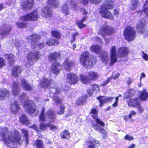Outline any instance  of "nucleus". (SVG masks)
Listing matches in <instances>:
<instances>
[{"label":"nucleus","instance_id":"obj_53","mask_svg":"<svg viewBox=\"0 0 148 148\" xmlns=\"http://www.w3.org/2000/svg\"><path fill=\"white\" fill-rule=\"evenodd\" d=\"M121 96L122 95H119L118 96L116 97H115V101L112 105L113 107L115 108L118 106L119 97H121Z\"/></svg>","mask_w":148,"mask_h":148},{"label":"nucleus","instance_id":"obj_62","mask_svg":"<svg viewBox=\"0 0 148 148\" xmlns=\"http://www.w3.org/2000/svg\"><path fill=\"white\" fill-rule=\"evenodd\" d=\"M119 8L114 9L113 14L114 16H116V17L119 16Z\"/></svg>","mask_w":148,"mask_h":148},{"label":"nucleus","instance_id":"obj_13","mask_svg":"<svg viewBox=\"0 0 148 148\" xmlns=\"http://www.w3.org/2000/svg\"><path fill=\"white\" fill-rule=\"evenodd\" d=\"M27 39L29 42L30 43L31 47L35 46L36 43L37 42L41 39V36L36 33H32L27 36Z\"/></svg>","mask_w":148,"mask_h":148},{"label":"nucleus","instance_id":"obj_47","mask_svg":"<svg viewBox=\"0 0 148 148\" xmlns=\"http://www.w3.org/2000/svg\"><path fill=\"white\" fill-rule=\"evenodd\" d=\"M103 96L100 95L97 97L96 99L99 101V106L100 107H102L104 103H106L105 98L104 99H102V98H104Z\"/></svg>","mask_w":148,"mask_h":148},{"label":"nucleus","instance_id":"obj_46","mask_svg":"<svg viewBox=\"0 0 148 148\" xmlns=\"http://www.w3.org/2000/svg\"><path fill=\"white\" fill-rule=\"evenodd\" d=\"M69 8L67 3H65L63 5L62 8V12L65 15H67L69 14Z\"/></svg>","mask_w":148,"mask_h":148},{"label":"nucleus","instance_id":"obj_58","mask_svg":"<svg viewBox=\"0 0 148 148\" xmlns=\"http://www.w3.org/2000/svg\"><path fill=\"white\" fill-rule=\"evenodd\" d=\"M36 45H38V47L40 49L42 48L45 47V43L44 42H39L38 44H36L35 46H34L33 47L35 48Z\"/></svg>","mask_w":148,"mask_h":148},{"label":"nucleus","instance_id":"obj_34","mask_svg":"<svg viewBox=\"0 0 148 148\" xmlns=\"http://www.w3.org/2000/svg\"><path fill=\"white\" fill-rule=\"evenodd\" d=\"M139 97L141 100L144 101H146L148 99V92H147V90L143 89L140 91Z\"/></svg>","mask_w":148,"mask_h":148},{"label":"nucleus","instance_id":"obj_61","mask_svg":"<svg viewBox=\"0 0 148 148\" xmlns=\"http://www.w3.org/2000/svg\"><path fill=\"white\" fill-rule=\"evenodd\" d=\"M124 138L126 140H131L134 139L133 137L130 136L128 134L126 135L124 137Z\"/></svg>","mask_w":148,"mask_h":148},{"label":"nucleus","instance_id":"obj_2","mask_svg":"<svg viewBox=\"0 0 148 148\" xmlns=\"http://www.w3.org/2000/svg\"><path fill=\"white\" fill-rule=\"evenodd\" d=\"M96 57L90 55L88 51L82 52L79 58V62L86 68H91L96 64Z\"/></svg>","mask_w":148,"mask_h":148},{"label":"nucleus","instance_id":"obj_44","mask_svg":"<svg viewBox=\"0 0 148 148\" xmlns=\"http://www.w3.org/2000/svg\"><path fill=\"white\" fill-rule=\"evenodd\" d=\"M139 2V0H132L131 1V7L130 8V10L133 11L136 9L137 8Z\"/></svg>","mask_w":148,"mask_h":148},{"label":"nucleus","instance_id":"obj_57","mask_svg":"<svg viewBox=\"0 0 148 148\" xmlns=\"http://www.w3.org/2000/svg\"><path fill=\"white\" fill-rule=\"evenodd\" d=\"M114 98V97H108L106 98L105 100L106 103H107L109 102H112Z\"/></svg>","mask_w":148,"mask_h":148},{"label":"nucleus","instance_id":"obj_20","mask_svg":"<svg viewBox=\"0 0 148 148\" xmlns=\"http://www.w3.org/2000/svg\"><path fill=\"white\" fill-rule=\"evenodd\" d=\"M128 105L133 108L136 107L137 106L140 105V102L139 101V99L138 97H136L134 98H130L127 101Z\"/></svg>","mask_w":148,"mask_h":148},{"label":"nucleus","instance_id":"obj_41","mask_svg":"<svg viewBox=\"0 0 148 148\" xmlns=\"http://www.w3.org/2000/svg\"><path fill=\"white\" fill-rule=\"evenodd\" d=\"M45 108L44 107H42L39 116V120L40 122H44L46 121L45 115Z\"/></svg>","mask_w":148,"mask_h":148},{"label":"nucleus","instance_id":"obj_59","mask_svg":"<svg viewBox=\"0 0 148 148\" xmlns=\"http://www.w3.org/2000/svg\"><path fill=\"white\" fill-rule=\"evenodd\" d=\"M80 12L82 13L83 15H87L88 14V12L84 8H82L80 9Z\"/></svg>","mask_w":148,"mask_h":148},{"label":"nucleus","instance_id":"obj_19","mask_svg":"<svg viewBox=\"0 0 148 148\" xmlns=\"http://www.w3.org/2000/svg\"><path fill=\"white\" fill-rule=\"evenodd\" d=\"M114 4L112 0H106L104 1L99 8L106 10H110L113 9Z\"/></svg>","mask_w":148,"mask_h":148},{"label":"nucleus","instance_id":"obj_27","mask_svg":"<svg viewBox=\"0 0 148 148\" xmlns=\"http://www.w3.org/2000/svg\"><path fill=\"white\" fill-rule=\"evenodd\" d=\"M4 57L7 56L6 58L8 63L10 66L14 65L16 61L15 56L12 53H6L4 54Z\"/></svg>","mask_w":148,"mask_h":148},{"label":"nucleus","instance_id":"obj_28","mask_svg":"<svg viewBox=\"0 0 148 148\" xmlns=\"http://www.w3.org/2000/svg\"><path fill=\"white\" fill-rule=\"evenodd\" d=\"M21 82V85L24 90L26 91H30L32 90V86L26 80L24 79H22Z\"/></svg>","mask_w":148,"mask_h":148},{"label":"nucleus","instance_id":"obj_4","mask_svg":"<svg viewBox=\"0 0 148 148\" xmlns=\"http://www.w3.org/2000/svg\"><path fill=\"white\" fill-rule=\"evenodd\" d=\"M99 111L96 108H92L90 109L89 114H92V117L95 120L96 123H92L91 125L92 127L94 128L96 131H99L102 133L104 134L105 133V130L103 127L105 126L104 123L98 117V114Z\"/></svg>","mask_w":148,"mask_h":148},{"label":"nucleus","instance_id":"obj_24","mask_svg":"<svg viewBox=\"0 0 148 148\" xmlns=\"http://www.w3.org/2000/svg\"><path fill=\"white\" fill-rule=\"evenodd\" d=\"M41 14L42 17L45 18H50L52 16V12L47 7H45L42 9Z\"/></svg>","mask_w":148,"mask_h":148},{"label":"nucleus","instance_id":"obj_12","mask_svg":"<svg viewBox=\"0 0 148 148\" xmlns=\"http://www.w3.org/2000/svg\"><path fill=\"white\" fill-rule=\"evenodd\" d=\"M34 3V0H25L21 3V7L24 11H27L33 8Z\"/></svg>","mask_w":148,"mask_h":148},{"label":"nucleus","instance_id":"obj_16","mask_svg":"<svg viewBox=\"0 0 148 148\" xmlns=\"http://www.w3.org/2000/svg\"><path fill=\"white\" fill-rule=\"evenodd\" d=\"M116 47L115 46H112L110 50V62L109 65L112 66L117 61L116 56Z\"/></svg>","mask_w":148,"mask_h":148},{"label":"nucleus","instance_id":"obj_25","mask_svg":"<svg viewBox=\"0 0 148 148\" xmlns=\"http://www.w3.org/2000/svg\"><path fill=\"white\" fill-rule=\"evenodd\" d=\"M20 91V88L19 83L14 81L12 85V93L13 95L17 96Z\"/></svg>","mask_w":148,"mask_h":148},{"label":"nucleus","instance_id":"obj_30","mask_svg":"<svg viewBox=\"0 0 148 148\" xmlns=\"http://www.w3.org/2000/svg\"><path fill=\"white\" fill-rule=\"evenodd\" d=\"M51 82V80H49L48 78L43 77L40 81L39 85L41 88H45L50 86Z\"/></svg>","mask_w":148,"mask_h":148},{"label":"nucleus","instance_id":"obj_26","mask_svg":"<svg viewBox=\"0 0 148 148\" xmlns=\"http://www.w3.org/2000/svg\"><path fill=\"white\" fill-rule=\"evenodd\" d=\"M12 29L11 26H7L5 25H3L0 28V35L4 36L10 34Z\"/></svg>","mask_w":148,"mask_h":148},{"label":"nucleus","instance_id":"obj_39","mask_svg":"<svg viewBox=\"0 0 148 148\" xmlns=\"http://www.w3.org/2000/svg\"><path fill=\"white\" fill-rule=\"evenodd\" d=\"M100 58L103 62H107L108 59V57L106 51H104L100 53Z\"/></svg>","mask_w":148,"mask_h":148},{"label":"nucleus","instance_id":"obj_8","mask_svg":"<svg viewBox=\"0 0 148 148\" xmlns=\"http://www.w3.org/2000/svg\"><path fill=\"white\" fill-rule=\"evenodd\" d=\"M146 24V21L143 18L138 21L136 26V29L138 34H144L145 36L148 35V29L146 30L145 28Z\"/></svg>","mask_w":148,"mask_h":148},{"label":"nucleus","instance_id":"obj_1","mask_svg":"<svg viewBox=\"0 0 148 148\" xmlns=\"http://www.w3.org/2000/svg\"><path fill=\"white\" fill-rule=\"evenodd\" d=\"M8 132V129L7 127H4L2 128L1 134L2 141L7 145L11 143L14 145H22L23 140L19 132L17 131L16 132H15L14 135H8L7 137H6V134Z\"/></svg>","mask_w":148,"mask_h":148},{"label":"nucleus","instance_id":"obj_52","mask_svg":"<svg viewBox=\"0 0 148 148\" xmlns=\"http://www.w3.org/2000/svg\"><path fill=\"white\" fill-rule=\"evenodd\" d=\"M6 65L5 60L2 57H0V69H1Z\"/></svg>","mask_w":148,"mask_h":148},{"label":"nucleus","instance_id":"obj_31","mask_svg":"<svg viewBox=\"0 0 148 148\" xmlns=\"http://www.w3.org/2000/svg\"><path fill=\"white\" fill-rule=\"evenodd\" d=\"M22 70L20 66H14L11 71L12 74L15 77H18V75L20 74L22 71Z\"/></svg>","mask_w":148,"mask_h":148},{"label":"nucleus","instance_id":"obj_43","mask_svg":"<svg viewBox=\"0 0 148 148\" xmlns=\"http://www.w3.org/2000/svg\"><path fill=\"white\" fill-rule=\"evenodd\" d=\"M53 100L55 102L56 104L57 105H61L62 103V101L63 99L60 98L59 97L54 96L53 97Z\"/></svg>","mask_w":148,"mask_h":148},{"label":"nucleus","instance_id":"obj_50","mask_svg":"<svg viewBox=\"0 0 148 148\" xmlns=\"http://www.w3.org/2000/svg\"><path fill=\"white\" fill-rule=\"evenodd\" d=\"M69 5L73 10H76L77 8V4L74 1L71 0L70 1Z\"/></svg>","mask_w":148,"mask_h":148},{"label":"nucleus","instance_id":"obj_14","mask_svg":"<svg viewBox=\"0 0 148 148\" xmlns=\"http://www.w3.org/2000/svg\"><path fill=\"white\" fill-rule=\"evenodd\" d=\"M66 79L68 80L67 83L70 85H75L79 81V78L74 73H69L67 75Z\"/></svg>","mask_w":148,"mask_h":148},{"label":"nucleus","instance_id":"obj_49","mask_svg":"<svg viewBox=\"0 0 148 148\" xmlns=\"http://www.w3.org/2000/svg\"><path fill=\"white\" fill-rule=\"evenodd\" d=\"M80 20H77L76 21V24L79 29H82L86 26V25L84 23Z\"/></svg>","mask_w":148,"mask_h":148},{"label":"nucleus","instance_id":"obj_15","mask_svg":"<svg viewBox=\"0 0 148 148\" xmlns=\"http://www.w3.org/2000/svg\"><path fill=\"white\" fill-rule=\"evenodd\" d=\"M117 56L119 58L127 57L129 53L128 48L125 46L119 47L118 49Z\"/></svg>","mask_w":148,"mask_h":148},{"label":"nucleus","instance_id":"obj_32","mask_svg":"<svg viewBox=\"0 0 148 148\" xmlns=\"http://www.w3.org/2000/svg\"><path fill=\"white\" fill-rule=\"evenodd\" d=\"M19 120L20 123L25 125H28L30 123V120L25 114L21 115L19 118Z\"/></svg>","mask_w":148,"mask_h":148},{"label":"nucleus","instance_id":"obj_17","mask_svg":"<svg viewBox=\"0 0 148 148\" xmlns=\"http://www.w3.org/2000/svg\"><path fill=\"white\" fill-rule=\"evenodd\" d=\"M40 56L39 51H31L28 53L27 56V59L29 62L35 60L37 61L40 58Z\"/></svg>","mask_w":148,"mask_h":148},{"label":"nucleus","instance_id":"obj_63","mask_svg":"<svg viewBox=\"0 0 148 148\" xmlns=\"http://www.w3.org/2000/svg\"><path fill=\"white\" fill-rule=\"evenodd\" d=\"M101 0H90V2L92 4H98L101 2Z\"/></svg>","mask_w":148,"mask_h":148},{"label":"nucleus","instance_id":"obj_51","mask_svg":"<svg viewBox=\"0 0 148 148\" xmlns=\"http://www.w3.org/2000/svg\"><path fill=\"white\" fill-rule=\"evenodd\" d=\"M65 107L62 105L60 106L59 107V111L57 112V114L59 115L63 114H64L65 112Z\"/></svg>","mask_w":148,"mask_h":148},{"label":"nucleus","instance_id":"obj_11","mask_svg":"<svg viewBox=\"0 0 148 148\" xmlns=\"http://www.w3.org/2000/svg\"><path fill=\"white\" fill-rule=\"evenodd\" d=\"M23 106L29 114H32L35 113L36 111L37 107L36 104L32 100H27L25 101L24 103Z\"/></svg>","mask_w":148,"mask_h":148},{"label":"nucleus","instance_id":"obj_23","mask_svg":"<svg viewBox=\"0 0 148 148\" xmlns=\"http://www.w3.org/2000/svg\"><path fill=\"white\" fill-rule=\"evenodd\" d=\"M86 144L88 148H95V147H97L100 145L99 141L94 138L91 140L86 141Z\"/></svg>","mask_w":148,"mask_h":148},{"label":"nucleus","instance_id":"obj_40","mask_svg":"<svg viewBox=\"0 0 148 148\" xmlns=\"http://www.w3.org/2000/svg\"><path fill=\"white\" fill-rule=\"evenodd\" d=\"M51 35L52 37L57 39H60L61 34L60 32L57 30H52L51 32Z\"/></svg>","mask_w":148,"mask_h":148},{"label":"nucleus","instance_id":"obj_5","mask_svg":"<svg viewBox=\"0 0 148 148\" xmlns=\"http://www.w3.org/2000/svg\"><path fill=\"white\" fill-rule=\"evenodd\" d=\"M115 32V29L113 27L105 24L102 25L98 30V34L105 38L107 36H110Z\"/></svg>","mask_w":148,"mask_h":148},{"label":"nucleus","instance_id":"obj_33","mask_svg":"<svg viewBox=\"0 0 148 148\" xmlns=\"http://www.w3.org/2000/svg\"><path fill=\"white\" fill-rule=\"evenodd\" d=\"M101 48V46L97 44L91 45L89 49L91 52L97 54L100 52Z\"/></svg>","mask_w":148,"mask_h":148},{"label":"nucleus","instance_id":"obj_48","mask_svg":"<svg viewBox=\"0 0 148 148\" xmlns=\"http://www.w3.org/2000/svg\"><path fill=\"white\" fill-rule=\"evenodd\" d=\"M16 24L19 28H25L27 26V23L23 22H17L16 23Z\"/></svg>","mask_w":148,"mask_h":148},{"label":"nucleus","instance_id":"obj_3","mask_svg":"<svg viewBox=\"0 0 148 148\" xmlns=\"http://www.w3.org/2000/svg\"><path fill=\"white\" fill-rule=\"evenodd\" d=\"M48 60L50 62H55L52 63L51 66L50 71L53 73L58 75L60 73V71L59 68L61 66V65L59 62H57L58 58H61V54L58 51H54L49 53L47 56Z\"/></svg>","mask_w":148,"mask_h":148},{"label":"nucleus","instance_id":"obj_45","mask_svg":"<svg viewBox=\"0 0 148 148\" xmlns=\"http://www.w3.org/2000/svg\"><path fill=\"white\" fill-rule=\"evenodd\" d=\"M49 123H41L39 125V129L41 131H46L49 127Z\"/></svg>","mask_w":148,"mask_h":148},{"label":"nucleus","instance_id":"obj_42","mask_svg":"<svg viewBox=\"0 0 148 148\" xmlns=\"http://www.w3.org/2000/svg\"><path fill=\"white\" fill-rule=\"evenodd\" d=\"M70 135V133L67 130H64L60 134L61 138L64 139H67L68 137H69Z\"/></svg>","mask_w":148,"mask_h":148},{"label":"nucleus","instance_id":"obj_55","mask_svg":"<svg viewBox=\"0 0 148 148\" xmlns=\"http://www.w3.org/2000/svg\"><path fill=\"white\" fill-rule=\"evenodd\" d=\"M91 87L93 91H98L99 89V86L96 84H94L92 85Z\"/></svg>","mask_w":148,"mask_h":148},{"label":"nucleus","instance_id":"obj_6","mask_svg":"<svg viewBox=\"0 0 148 148\" xmlns=\"http://www.w3.org/2000/svg\"><path fill=\"white\" fill-rule=\"evenodd\" d=\"M123 35L125 39L128 42L133 41L136 36V30L130 26L126 27L123 32Z\"/></svg>","mask_w":148,"mask_h":148},{"label":"nucleus","instance_id":"obj_9","mask_svg":"<svg viewBox=\"0 0 148 148\" xmlns=\"http://www.w3.org/2000/svg\"><path fill=\"white\" fill-rule=\"evenodd\" d=\"M47 116L48 120L49 121V127L51 130L55 131L57 129V126L51 125L50 123H54L56 119L55 112L51 109H49L47 112Z\"/></svg>","mask_w":148,"mask_h":148},{"label":"nucleus","instance_id":"obj_35","mask_svg":"<svg viewBox=\"0 0 148 148\" xmlns=\"http://www.w3.org/2000/svg\"><path fill=\"white\" fill-rule=\"evenodd\" d=\"M47 5L50 7L57 8L59 5L58 0H47Z\"/></svg>","mask_w":148,"mask_h":148},{"label":"nucleus","instance_id":"obj_29","mask_svg":"<svg viewBox=\"0 0 148 148\" xmlns=\"http://www.w3.org/2000/svg\"><path fill=\"white\" fill-rule=\"evenodd\" d=\"M74 63V62L70 60L69 58H68L65 59L63 64L65 70L67 71H70Z\"/></svg>","mask_w":148,"mask_h":148},{"label":"nucleus","instance_id":"obj_60","mask_svg":"<svg viewBox=\"0 0 148 148\" xmlns=\"http://www.w3.org/2000/svg\"><path fill=\"white\" fill-rule=\"evenodd\" d=\"M142 53L143 54L142 58L145 60L148 61V55L147 53H145L143 51H142Z\"/></svg>","mask_w":148,"mask_h":148},{"label":"nucleus","instance_id":"obj_18","mask_svg":"<svg viewBox=\"0 0 148 148\" xmlns=\"http://www.w3.org/2000/svg\"><path fill=\"white\" fill-rule=\"evenodd\" d=\"M99 13L103 18L112 21H113L114 19L112 13L108 10L99 8Z\"/></svg>","mask_w":148,"mask_h":148},{"label":"nucleus","instance_id":"obj_37","mask_svg":"<svg viewBox=\"0 0 148 148\" xmlns=\"http://www.w3.org/2000/svg\"><path fill=\"white\" fill-rule=\"evenodd\" d=\"M45 44L49 46H54L55 45H58L59 41L56 39L50 38L46 42Z\"/></svg>","mask_w":148,"mask_h":148},{"label":"nucleus","instance_id":"obj_10","mask_svg":"<svg viewBox=\"0 0 148 148\" xmlns=\"http://www.w3.org/2000/svg\"><path fill=\"white\" fill-rule=\"evenodd\" d=\"M40 15L37 10H34L31 13L20 17V19L23 21H35L39 18Z\"/></svg>","mask_w":148,"mask_h":148},{"label":"nucleus","instance_id":"obj_21","mask_svg":"<svg viewBox=\"0 0 148 148\" xmlns=\"http://www.w3.org/2000/svg\"><path fill=\"white\" fill-rule=\"evenodd\" d=\"M10 96V93L9 90L7 89L2 88L0 89V100L8 98Z\"/></svg>","mask_w":148,"mask_h":148},{"label":"nucleus","instance_id":"obj_64","mask_svg":"<svg viewBox=\"0 0 148 148\" xmlns=\"http://www.w3.org/2000/svg\"><path fill=\"white\" fill-rule=\"evenodd\" d=\"M29 127L32 128L36 131L38 132V126L34 124L32 126H29Z\"/></svg>","mask_w":148,"mask_h":148},{"label":"nucleus","instance_id":"obj_38","mask_svg":"<svg viewBox=\"0 0 148 148\" xmlns=\"http://www.w3.org/2000/svg\"><path fill=\"white\" fill-rule=\"evenodd\" d=\"M34 147L36 148H45L43 141L41 139H37L33 144Z\"/></svg>","mask_w":148,"mask_h":148},{"label":"nucleus","instance_id":"obj_54","mask_svg":"<svg viewBox=\"0 0 148 148\" xmlns=\"http://www.w3.org/2000/svg\"><path fill=\"white\" fill-rule=\"evenodd\" d=\"M79 35V33L78 32H76L72 35L71 39L70 40L71 43L72 44L74 42V41L75 40L76 36H78Z\"/></svg>","mask_w":148,"mask_h":148},{"label":"nucleus","instance_id":"obj_56","mask_svg":"<svg viewBox=\"0 0 148 148\" xmlns=\"http://www.w3.org/2000/svg\"><path fill=\"white\" fill-rule=\"evenodd\" d=\"M21 131L22 133L24 134L23 136V137L29 136V132L28 130H26L24 128H23L21 129Z\"/></svg>","mask_w":148,"mask_h":148},{"label":"nucleus","instance_id":"obj_7","mask_svg":"<svg viewBox=\"0 0 148 148\" xmlns=\"http://www.w3.org/2000/svg\"><path fill=\"white\" fill-rule=\"evenodd\" d=\"M97 73L95 71H89L87 73V76L81 74L80 75V80L84 84L89 83L90 81H95L97 80L98 77Z\"/></svg>","mask_w":148,"mask_h":148},{"label":"nucleus","instance_id":"obj_22","mask_svg":"<svg viewBox=\"0 0 148 148\" xmlns=\"http://www.w3.org/2000/svg\"><path fill=\"white\" fill-rule=\"evenodd\" d=\"M21 108L18 102L14 101L10 105V109L11 112L14 114H16L20 109Z\"/></svg>","mask_w":148,"mask_h":148},{"label":"nucleus","instance_id":"obj_36","mask_svg":"<svg viewBox=\"0 0 148 148\" xmlns=\"http://www.w3.org/2000/svg\"><path fill=\"white\" fill-rule=\"evenodd\" d=\"M87 98V96L86 95H84L79 98L76 102L77 105L79 106L83 105L84 103L86 102Z\"/></svg>","mask_w":148,"mask_h":148}]
</instances>
